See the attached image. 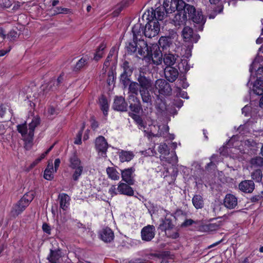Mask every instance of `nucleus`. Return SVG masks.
<instances>
[{"label":"nucleus","mask_w":263,"mask_h":263,"mask_svg":"<svg viewBox=\"0 0 263 263\" xmlns=\"http://www.w3.org/2000/svg\"><path fill=\"white\" fill-rule=\"evenodd\" d=\"M131 74L121 73L120 82L124 88L128 86V92L135 96L139 93L143 104L146 105L148 108L153 104V98L150 93L153 89V80L148 76H146L141 68L139 73L136 76V81H130L129 77Z\"/></svg>","instance_id":"obj_1"},{"label":"nucleus","mask_w":263,"mask_h":263,"mask_svg":"<svg viewBox=\"0 0 263 263\" xmlns=\"http://www.w3.org/2000/svg\"><path fill=\"white\" fill-rule=\"evenodd\" d=\"M146 49H147V44L143 39L134 40L128 42L125 45V53L128 55L134 54L136 57L139 55L142 57L147 53Z\"/></svg>","instance_id":"obj_2"},{"label":"nucleus","mask_w":263,"mask_h":263,"mask_svg":"<svg viewBox=\"0 0 263 263\" xmlns=\"http://www.w3.org/2000/svg\"><path fill=\"white\" fill-rule=\"evenodd\" d=\"M41 123V119L38 116H34L32 119L30 123H29V128H27V123L25 122L23 124L17 125V130L24 138H27L32 140L34 136V132L35 127H36Z\"/></svg>","instance_id":"obj_3"},{"label":"nucleus","mask_w":263,"mask_h":263,"mask_svg":"<svg viewBox=\"0 0 263 263\" xmlns=\"http://www.w3.org/2000/svg\"><path fill=\"white\" fill-rule=\"evenodd\" d=\"M155 108L157 115L167 119H168L171 115L177 114V111L174 107H168L165 99L160 98L159 96H158L156 100Z\"/></svg>","instance_id":"obj_4"},{"label":"nucleus","mask_w":263,"mask_h":263,"mask_svg":"<svg viewBox=\"0 0 263 263\" xmlns=\"http://www.w3.org/2000/svg\"><path fill=\"white\" fill-rule=\"evenodd\" d=\"M146 50L145 52H147V53H145L146 55H143V58H147L149 60H151L155 64H161L163 55L157 44H153L151 46L147 45V49Z\"/></svg>","instance_id":"obj_5"},{"label":"nucleus","mask_w":263,"mask_h":263,"mask_svg":"<svg viewBox=\"0 0 263 263\" xmlns=\"http://www.w3.org/2000/svg\"><path fill=\"white\" fill-rule=\"evenodd\" d=\"M172 7L174 9V11H181L187 16V19L189 16H193V13L195 12L196 9L193 5L187 4L183 0H174Z\"/></svg>","instance_id":"obj_6"},{"label":"nucleus","mask_w":263,"mask_h":263,"mask_svg":"<svg viewBox=\"0 0 263 263\" xmlns=\"http://www.w3.org/2000/svg\"><path fill=\"white\" fill-rule=\"evenodd\" d=\"M174 0H164L162 6H159L155 9L156 18L158 21H162L165 16L174 12V9L172 7Z\"/></svg>","instance_id":"obj_7"},{"label":"nucleus","mask_w":263,"mask_h":263,"mask_svg":"<svg viewBox=\"0 0 263 263\" xmlns=\"http://www.w3.org/2000/svg\"><path fill=\"white\" fill-rule=\"evenodd\" d=\"M154 86L160 95L166 96H170L172 95V88L171 84L167 80L163 79H158L155 82V84H153ZM153 89L150 92L151 94H152L151 92ZM151 95L153 96L152 95Z\"/></svg>","instance_id":"obj_8"},{"label":"nucleus","mask_w":263,"mask_h":263,"mask_svg":"<svg viewBox=\"0 0 263 263\" xmlns=\"http://www.w3.org/2000/svg\"><path fill=\"white\" fill-rule=\"evenodd\" d=\"M160 28L159 23L157 20L147 22L145 26V36L148 38L156 36L160 31Z\"/></svg>","instance_id":"obj_9"},{"label":"nucleus","mask_w":263,"mask_h":263,"mask_svg":"<svg viewBox=\"0 0 263 263\" xmlns=\"http://www.w3.org/2000/svg\"><path fill=\"white\" fill-rule=\"evenodd\" d=\"M182 35L184 41L189 43H197L200 38L199 34L189 26L184 27L182 31Z\"/></svg>","instance_id":"obj_10"},{"label":"nucleus","mask_w":263,"mask_h":263,"mask_svg":"<svg viewBox=\"0 0 263 263\" xmlns=\"http://www.w3.org/2000/svg\"><path fill=\"white\" fill-rule=\"evenodd\" d=\"M132 96H129V97H131ZM133 99V101L134 103H130L129 105V108L130 110L135 113L139 114L140 111H142L143 112H148V110L152 109V107L147 108L146 107V105L144 104L142 105L140 99L137 97L136 96H132ZM152 106V105L151 106Z\"/></svg>","instance_id":"obj_11"},{"label":"nucleus","mask_w":263,"mask_h":263,"mask_svg":"<svg viewBox=\"0 0 263 263\" xmlns=\"http://www.w3.org/2000/svg\"><path fill=\"white\" fill-rule=\"evenodd\" d=\"M193 16H189L188 19L198 25V29L202 31L206 21V18L203 16L202 12L200 9H195V12L193 13Z\"/></svg>","instance_id":"obj_12"},{"label":"nucleus","mask_w":263,"mask_h":263,"mask_svg":"<svg viewBox=\"0 0 263 263\" xmlns=\"http://www.w3.org/2000/svg\"><path fill=\"white\" fill-rule=\"evenodd\" d=\"M155 227L153 225L148 224L142 229L141 239L144 241H150L155 237Z\"/></svg>","instance_id":"obj_13"},{"label":"nucleus","mask_w":263,"mask_h":263,"mask_svg":"<svg viewBox=\"0 0 263 263\" xmlns=\"http://www.w3.org/2000/svg\"><path fill=\"white\" fill-rule=\"evenodd\" d=\"M168 126L165 124L162 125H155L151 128V132H149V136L153 137H164L165 135L168 132Z\"/></svg>","instance_id":"obj_14"},{"label":"nucleus","mask_w":263,"mask_h":263,"mask_svg":"<svg viewBox=\"0 0 263 263\" xmlns=\"http://www.w3.org/2000/svg\"><path fill=\"white\" fill-rule=\"evenodd\" d=\"M135 169L133 167L121 170V176L122 180L129 185H133L135 183L134 173Z\"/></svg>","instance_id":"obj_15"},{"label":"nucleus","mask_w":263,"mask_h":263,"mask_svg":"<svg viewBox=\"0 0 263 263\" xmlns=\"http://www.w3.org/2000/svg\"><path fill=\"white\" fill-rule=\"evenodd\" d=\"M164 72L165 78L171 83L175 82L179 76L178 70L172 66H166Z\"/></svg>","instance_id":"obj_16"},{"label":"nucleus","mask_w":263,"mask_h":263,"mask_svg":"<svg viewBox=\"0 0 263 263\" xmlns=\"http://www.w3.org/2000/svg\"><path fill=\"white\" fill-rule=\"evenodd\" d=\"M112 108L119 111H126L127 110V103L124 98L122 96H116L112 105Z\"/></svg>","instance_id":"obj_17"},{"label":"nucleus","mask_w":263,"mask_h":263,"mask_svg":"<svg viewBox=\"0 0 263 263\" xmlns=\"http://www.w3.org/2000/svg\"><path fill=\"white\" fill-rule=\"evenodd\" d=\"M63 255L62 250L60 248L50 249L47 259L51 263H60Z\"/></svg>","instance_id":"obj_18"},{"label":"nucleus","mask_w":263,"mask_h":263,"mask_svg":"<svg viewBox=\"0 0 263 263\" xmlns=\"http://www.w3.org/2000/svg\"><path fill=\"white\" fill-rule=\"evenodd\" d=\"M238 188L243 193H251L255 189V184L252 180H246L239 183Z\"/></svg>","instance_id":"obj_19"},{"label":"nucleus","mask_w":263,"mask_h":263,"mask_svg":"<svg viewBox=\"0 0 263 263\" xmlns=\"http://www.w3.org/2000/svg\"><path fill=\"white\" fill-rule=\"evenodd\" d=\"M27 206L25 202L20 199L12 208L10 212V216L13 218H16L21 214Z\"/></svg>","instance_id":"obj_20"},{"label":"nucleus","mask_w":263,"mask_h":263,"mask_svg":"<svg viewBox=\"0 0 263 263\" xmlns=\"http://www.w3.org/2000/svg\"><path fill=\"white\" fill-rule=\"evenodd\" d=\"M177 11V13L172 19V23L176 27L179 28L186 24L187 19V16L181 12V11Z\"/></svg>","instance_id":"obj_21"},{"label":"nucleus","mask_w":263,"mask_h":263,"mask_svg":"<svg viewBox=\"0 0 263 263\" xmlns=\"http://www.w3.org/2000/svg\"><path fill=\"white\" fill-rule=\"evenodd\" d=\"M100 238L105 242H110L114 238V233L108 227L102 229L99 232Z\"/></svg>","instance_id":"obj_22"},{"label":"nucleus","mask_w":263,"mask_h":263,"mask_svg":"<svg viewBox=\"0 0 263 263\" xmlns=\"http://www.w3.org/2000/svg\"><path fill=\"white\" fill-rule=\"evenodd\" d=\"M173 216L172 215H166L164 219H162L161 223L158 228L162 231H166L172 229L174 226L172 222Z\"/></svg>","instance_id":"obj_23"},{"label":"nucleus","mask_w":263,"mask_h":263,"mask_svg":"<svg viewBox=\"0 0 263 263\" xmlns=\"http://www.w3.org/2000/svg\"><path fill=\"white\" fill-rule=\"evenodd\" d=\"M108 147V144L105 138L99 136L96 140V148L99 153L106 154Z\"/></svg>","instance_id":"obj_24"},{"label":"nucleus","mask_w":263,"mask_h":263,"mask_svg":"<svg viewBox=\"0 0 263 263\" xmlns=\"http://www.w3.org/2000/svg\"><path fill=\"white\" fill-rule=\"evenodd\" d=\"M223 204L228 209H234L237 205V198L233 194H228L225 196Z\"/></svg>","instance_id":"obj_25"},{"label":"nucleus","mask_w":263,"mask_h":263,"mask_svg":"<svg viewBox=\"0 0 263 263\" xmlns=\"http://www.w3.org/2000/svg\"><path fill=\"white\" fill-rule=\"evenodd\" d=\"M128 183L120 182L117 187L118 191L121 194L125 195L128 196L134 195V190Z\"/></svg>","instance_id":"obj_26"},{"label":"nucleus","mask_w":263,"mask_h":263,"mask_svg":"<svg viewBox=\"0 0 263 263\" xmlns=\"http://www.w3.org/2000/svg\"><path fill=\"white\" fill-rule=\"evenodd\" d=\"M132 32L134 40L141 39L138 37H141L143 34L145 35V28H144V26L141 23H137L133 27Z\"/></svg>","instance_id":"obj_27"},{"label":"nucleus","mask_w":263,"mask_h":263,"mask_svg":"<svg viewBox=\"0 0 263 263\" xmlns=\"http://www.w3.org/2000/svg\"><path fill=\"white\" fill-rule=\"evenodd\" d=\"M60 200V206L63 210H66L69 205L70 197L65 193L60 194L58 196Z\"/></svg>","instance_id":"obj_28"},{"label":"nucleus","mask_w":263,"mask_h":263,"mask_svg":"<svg viewBox=\"0 0 263 263\" xmlns=\"http://www.w3.org/2000/svg\"><path fill=\"white\" fill-rule=\"evenodd\" d=\"M178 58L179 56L176 54L165 53L163 57V62L167 66H172Z\"/></svg>","instance_id":"obj_29"},{"label":"nucleus","mask_w":263,"mask_h":263,"mask_svg":"<svg viewBox=\"0 0 263 263\" xmlns=\"http://www.w3.org/2000/svg\"><path fill=\"white\" fill-rule=\"evenodd\" d=\"M63 75L60 74L57 80H52L48 84L47 89L52 91L57 89V87L63 82Z\"/></svg>","instance_id":"obj_30"},{"label":"nucleus","mask_w":263,"mask_h":263,"mask_svg":"<svg viewBox=\"0 0 263 263\" xmlns=\"http://www.w3.org/2000/svg\"><path fill=\"white\" fill-rule=\"evenodd\" d=\"M134 153L131 151H122L119 155L120 160L121 162H129L134 157Z\"/></svg>","instance_id":"obj_31"},{"label":"nucleus","mask_w":263,"mask_h":263,"mask_svg":"<svg viewBox=\"0 0 263 263\" xmlns=\"http://www.w3.org/2000/svg\"><path fill=\"white\" fill-rule=\"evenodd\" d=\"M69 166L71 168H78L79 166H82L81 165V162L78 156L74 153L69 158Z\"/></svg>","instance_id":"obj_32"},{"label":"nucleus","mask_w":263,"mask_h":263,"mask_svg":"<svg viewBox=\"0 0 263 263\" xmlns=\"http://www.w3.org/2000/svg\"><path fill=\"white\" fill-rule=\"evenodd\" d=\"M192 203L196 209H202L204 206L203 197L200 195H195L192 199Z\"/></svg>","instance_id":"obj_33"},{"label":"nucleus","mask_w":263,"mask_h":263,"mask_svg":"<svg viewBox=\"0 0 263 263\" xmlns=\"http://www.w3.org/2000/svg\"><path fill=\"white\" fill-rule=\"evenodd\" d=\"M219 228V225L218 224L210 223L201 226L200 230L203 232H212L218 230Z\"/></svg>","instance_id":"obj_34"},{"label":"nucleus","mask_w":263,"mask_h":263,"mask_svg":"<svg viewBox=\"0 0 263 263\" xmlns=\"http://www.w3.org/2000/svg\"><path fill=\"white\" fill-rule=\"evenodd\" d=\"M253 90L254 93L258 96L263 95V80H256L253 85Z\"/></svg>","instance_id":"obj_35"},{"label":"nucleus","mask_w":263,"mask_h":263,"mask_svg":"<svg viewBox=\"0 0 263 263\" xmlns=\"http://www.w3.org/2000/svg\"><path fill=\"white\" fill-rule=\"evenodd\" d=\"M106 173L109 178L112 180H117L120 178V174L113 167H108L106 168Z\"/></svg>","instance_id":"obj_36"},{"label":"nucleus","mask_w":263,"mask_h":263,"mask_svg":"<svg viewBox=\"0 0 263 263\" xmlns=\"http://www.w3.org/2000/svg\"><path fill=\"white\" fill-rule=\"evenodd\" d=\"M99 104L104 115L105 116L107 115L109 106L107 100L104 96L102 95L99 99Z\"/></svg>","instance_id":"obj_37"},{"label":"nucleus","mask_w":263,"mask_h":263,"mask_svg":"<svg viewBox=\"0 0 263 263\" xmlns=\"http://www.w3.org/2000/svg\"><path fill=\"white\" fill-rule=\"evenodd\" d=\"M143 18H145L148 22L155 21V18H156V12L155 9L151 8V9H148L146 12L144 13L142 16Z\"/></svg>","instance_id":"obj_38"},{"label":"nucleus","mask_w":263,"mask_h":263,"mask_svg":"<svg viewBox=\"0 0 263 263\" xmlns=\"http://www.w3.org/2000/svg\"><path fill=\"white\" fill-rule=\"evenodd\" d=\"M87 63V59L85 57L82 58L73 67V71L76 72L80 71Z\"/></svg>","instance_id":"obj_39"},{"label":"nucleus","mask_w":263,"mask_h":263,"mask_svg":"<svg viewBox=\"0 0 263 263\" xmlns=\"http://www.w3.org/2000/svg\"><path fill=\"white\" fill-rule=\"evenodd\" d=\"M170 38L161 36L159 40V44L160 46L163 49H166L170 47L172 43L171 41Z\"/></svg>","instance_id":"obj_40"},{"label":"nucleus","mask_w":263,"mask_h":263,"mask_svg":"<svg viewBox=\"0 0 263 263\" xmlns=\"http://www.w3.org/2000/svg\"><path fill=\"white\" fill-rule=\"evenodd\" d=\"M250 163L255 167H263V158L256 156L251 159Z\"/></svg>","instance_id":"obj_41"},{"label":"nucleus","mask_w":263,"mask_h":263,"mask_svg":"<svg viewBox=\"0 0 263 263\" xmlns=\"http://www.w3.org/2000/svg\"><path fill=\"white\" fill-rule=\"evenodd\" d=\"M178 67L181 72L184 73L187 72L190 69V66L186 60H182L180 63L178 64Z\"/></svg>","instance_id":"obj_42"},{"label":"nucleus","mask_w":263,"mask_h":263,"mask_svg":"<svg viewBox=\"0 0 263 263\" xmlns=\"http://www.w3.org/2000/svg\"><path fill=\"white\" fill-rule=\"evenodd\" d=\"M252 179L257 182H260L262 180V173L260 169L255 170L251 173Z\"/></svg>","instance_id":"obj_43"},{"label":"nucleus","mask_w":263,"mask_h":263,"mask_svg":"<svg viewBox=\"0 0 263 263\" xmlns=\"http://www.w3.org/2000/svg\"><path fill=\"white\" fill-rule=\"evenodd\" d=\"M116 72L115 70L113 69V68H111L108 73V78L107 79V83L108 85L110 86L111 85L114 84L115 79L116 78Z\"/></svg>","instance_id":"obj_44"},{"label":"nucleus","mask_w":263,"mask_h":263,"mask_svg":"<svg viewBox=\"0 0 263 263\" xmlns=\"http://www.w3.org/2000/svg\"><path fill=\"white\" fill-rule=\"evenodd\" d=\"M51 170L53 171L52 165H48V167L44 171V177L45 179L51 180L53 178V175L52 173Z\"/></svg>","instance_id":"obj_45"},{"label":"nucleus","mask_w":263,"mask_h":263,"mask_svg":"<svg viewBox=\"0 0 263 263\" xmlns=\"http://www.w3.org/2000/svg\"><path fill=\"white\" fill-rule=\"evenodd\" d=\"M33 193L32 192H28L25 194L21 199L28 206L29 203L33 200Z\"/></svg>","instance_id":"obj_46"},{"label":"nucleus","mask_w":263,"mask_h":263,"mask_svg":"<svg viewBox=\"0 0 263 263\" xmlns=\"http://www.w3.org/2000/svg\"><path fill=\"white\" fill-rule=\"evenodd\" d=\"M122 67L123 69V72L122 73L132 74L133 68L131 67L128 61H125L122 65Z\"/></svg>","instance_id":"obj_47"},{"label":"nucleus","mask_w":263,"mask_h":263,"mask_svg":"<svg viewBox=\"0 0 263 263\" xmlns=\"http://www.w3.org/2000/svg\"><path fill=\"white\" fill-rule=\"evenodd\" d=\"M158 152L162 155H167L170 153V149L165 143H162L160 144Z\"/></svg>","instance_id":"obj_48"},{"label":"nucleus","mask_w":263,"mask_h":263,"mask_svg":"<svg viewBox=\"0 0 263 263\" xmlns=\"http://www.w3.org/2000/svg\"><path fill=\"white\" fill-rule=\"evenodd\" d=\"M133 119L136 122L137 124L139 125L140 129L142 128H144L145 126L144 125L143 120L141 117L137 115H133L132 116Z\"/></svg>","instance_id":"obj_49"},{"label":"nucleus","mask_w":263,"mask_h":263,"mask_svg":"<svg viewBox=\"0 0 263 263\" xmlns=\"http://www.w3.org/2000/svg\"><path fill=\"white\" fill-rule=\"evenodd\" d=\"M74 169L75 171L72 175V179L74 181H77L82 173L83 167L79 166V167L75 168Z\"/></svg>","instance_id":"obj_50"},{"label":"nucleus","mask_w":263,"mask_h":263,"mask_svg":"<svg viewBox=\"0 0 263 263\" xmlns=\"http://www.w3.org/2000/svg\"><path fill=\"white\" fill-rule=\"evenodd\" d=\"M213 9L214 11V14H210L209 15L210 18H214L216 14L221 13L223 10V6L220 4L217 7L214 6V7L213 8Z\"/></svg>","instance_id":"obj_51"},{"label":"nucleus","mask_w":263,"mask_h":263,"mask_svg":"<svg viewBox=\"0 0 263 263\" xmlns=\"http://www.w3.org/2000/svg\"><path fill=\"white\" fill-rule=\"evenodd\" d=\"M114 50H110L107 57L106 58L103 65V69L105 67L106 68H107L110 65V61H111V58L114 54Z\"/></svg>","instance_id":"obj_52"},{"label":"nucleus","mask_w":263,"mask_h":263,"mask_svg":"<svg viewBox=\"0 0 263 263\" xmlns=\"http://www.w3.org/2000/svg\"><path fill=\"white\" fill-rule=\"evenodd\" d=\"M177 96H178L184 99H189L187 93L185 91H182L180 87H177Z\"/></svg>","instance_id":"obj_53"},{"label":"nucleus","mask_w":263,"mask_h":263,"mask_svg":"<svg viewBox=\"0 0 263 263\" xmlns=\"http://www.w3.org/2000/svg\"><path fill=\"white\" fill-rule=\"evenodd\" d=\"M256 80L261 81L263 80V67H259L256 71Z\"/></svg>","instance_id":"obj_54"},{"label":"nucleus","mask_w":263,"mask_h":263,"mask_svg":"<svg viewBox=\"0 0 263 263\" xmlns=\"http://www.w3.org/2000/svg\"><path fill=\"white\" fill-rule=\"evenodd\" d=\"M7 37L12 40H15L18 37L17 32L14 30H11L7 35Z\"/></svg>","instance_id":"obj_55"},{"label":"nucleus","mask_w":263,"mask_h":263,"mask_svg":"<svg viewBox=\"0 0 263 263\" xmlns=\"http://www.w3.org/2000/svg\"><path fill=\"white\" fill-rule=\"evenodd\" d=\"M103 51H100L97 50L96 52L94 54L93 60L96 61H98L103 57Z\"/></svg>","instance_id":"obj_56"},{"label":"nucleus","mask_w":263,"mask_h":263,"mask_svg":"<svg viewBox=\"0 0 263 263\" xmlns=\"http://www.w3.org/2000/svg\"><path fill=\"white\" fill-rule=\"evenodd\" d=\"M1 5L5 8H9L12 5V0H0Z\"/></svg>","instance_id":"obj_57"},{"label":"nucleus","mask_w":263,"mask_h":263,"mask_svg":"<svg viewBox=\"0 0 263 263\" xmlns=\"http://www.w3.org/2000/svg\"><path fill=\"white\" fill-rule=\"evenodd\" d=\"M82 130H80L77 135V138L75 140L74 143L76 144H80L82 143Z\"/></svg>","instance_id":"obj_58"},{"label":"nucleus","mask_w":263,"mask_h":263,"mask_svg":"<svg viewBox=\"0 0 263 263\" xmlns=\"http://www.w3.org/2000/svg\"><path fill=\"white\" fill-rule=\"evenodd\" d=\"M90 121L91 122V128L93 130H95L98 127V126H99L98 122L95 120L94 117H91Z\"/></svg>","instance_id":"obj_59"},{"label":"nucleus","mask_w":263,"mask_h":263,"mask_svg":"<svg viewBox=\"0 0 263 263\" xmlns=\"http://www.w3.org/2000/svg\"><path fill=\"white\" fill-rule=\"evenodd\" d=\"M244 145L248 147H255L256 143L253 140H246L244 142Z\"/></svg>","instance_id":"obj_60"},{"label":"nucleus","mask_w":263,"mask_h":263,"mask_svg":"<svg viewBox=\"0 0 263 263\" xmlns=\"http://www.w3.org/2000/svg\"><path fill=\"white\" fill-rule=\"evenodd\" d=\"M42 229L43 231L48 234H51V229L50 227L47 224V223H44L42 226Z\"/></svg>","instance_id":"obj_61"},{"label":"nucleus","mask_w":263,"mask_h":263,"mask_svg":"<svg viewBox=\"0 0 263 263\" xmlns=\"http://www.w3.org/2000/svg\"><path fill=\"white\" fill-rule=\"evenodd\" d=\"M262 196L260 194L256 195L251 197L250 200L251 202H256L259 201L262 198Z\"/></svg>","instance_id":"obj_62"},{"label":"nucleus","mask_w":263,"mask_h":263,"mask_svg":"<svg viewBox=\"0 0 263 263\" xmlns=\"http://www.w3.org/2000/svg\"><path fill=\"white\" fill-rule=\"evenodd\" d=\"M194 223H195V221L191 219H186L182 223L181 226L182 227H187L191 226Z\"/></svg>","instance_id":"obj_63"},{"label":"nucleus","mask_w":263,"mask_h":263,"mask_svg":"<svg viewBox=\"0 0 263 263\" xmlns=\"http://www.w3.org/2000/svg\"><path fill=\"white\" fill-rule=\"evenodd\" d=\"M47 112H48V115H50V116L55 115L58 114L55 109L52 106H50L48 108Z\"/></svg>","instance_id":"obj_64"}]
</instances>
